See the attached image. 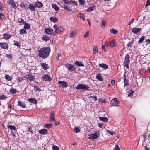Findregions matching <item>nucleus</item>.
I'll use <instances>...</instances> for the list:
<instances>
[{
	"label": "nucleus",
	"instance_id": "1",
	"mask_svg": "<svg viewBox=\"0 0 150 150\" xmlns=\"http://www.w3.org/2000/svg\"><path fill=\"white\" fill-rule=\"evenodd\" d=\"M50 52V49L49 47L42 48L38 52L39 55L40 57L45 58L49 56Z\"/></svg>",
	"mask_w": 150,
	"mask_h": 150
},
{
	"label": "nucleus",
	"instance_id": "2",
	"mask_svg": "<svg viewBox=\"0 0 150 150\" xmlns=\"http://www.w3.org/2000/svg\"><path fill=\"white\" fill-rule=\"evenodd\" d=\"M76 89H82L87 90H88L89 87L87 85L80 84L76 86Z\"/></svg>",
	"mask_w": 150,
	"mask_h": 150
},
{
	"label": "nucleus",
	"instance_id": "3",
	"mask_svg": "<svg viewBox=\"0 0 150 150\" xmlns=\"http://www.w3.org/2000/svg\"><path fill=\"white\" fill-rule=\"evenodd\" d=\"M129 55L128 54H127L125 55L124 59V64H125L126 67L128 69L129 68V64L130 63Z\"/></svg>",
	"mask_w": 150,
	"mask_h": 150
},
{
	"label": "nucleus",
	"instance_id": "4",
	"mask_svg": "<svg viewBox=\"0 0 150 150\" xmlns=\"http://www.w3.org/2000/svg\"><path fill=\"white\" fill-rule=\"evenodd\" d=\"M54 28L55 29V31L54 33V34L56 33L59 34L64 30L63 28L60 26L58 27L57 26L55 25H54Z\"/></svg>",
	"mask_w": 150,
	"mask_h": 150
},
{
	"label": "nucleus",
	"instance_id": "5",
	"mask_svg": "<svg viewBox=\"0 0 150 150\" xmlns=\"http://www.w3.org/2000/svg\"><path fill=\"white\" fill-rule=\"evenodd\" d=\"M98 132H97L93 134L92 133L89 135V138L90 139L94 140L97 139L98 138Z\"/></svg>",
	"mask_w": 150,
	"mask_h": 150
},
{
	"label": "nucleus",
	"instance_id": "6",
	"mask_svg": "<svg viewBox=\"0 0 150 150\" xmlns=\"http://www.w3.org/2000/svg\"><path fill=\"white\" fill-rule=\"evenodd\" d=\"M55 113L53 111H52L50 114V116L49 120L50 122H54L56 120L55 118Z\"/></svg>",
	"mask_w": 150,
	"mask_h": 150
},
{
	"label": "nucleus",
	"instance_id": "7",
	"mask_svg": "<svg viewBox=\"0 0 150 150\" xmlns=\"http://www.w3.org/2000/svg\"><path fill=\"white\" fill-rule=\"evenodd\" d=\"M25 77L28 80L30 81H33L35 79V77L31 74H27L25 75Z\"/></svg>",
	"mask_w": 150,
	"mask_h": 150
},
{
	"label": "nucleus",
	"instance_id": "8",
	"mask_svg": "<svg viewBox=\"0 0 150 150\" xmlns=\"http://www.w3.org/2000/svg\"><path fill=\"white\" fill-rule=\"evenodd\" d=\"M65 66L69 71H74L75 69L74 67L70 64H67Z\"/></svg>",
	"mask_w": 150,
	"mask_h": 150
},
{
	"label": "nucleus",
	"instance_id": "9",
	"mask_svg": "<svg viewBox=\"0 0 150 150\" xmlns=\"http://www.w3.org/2000/svg\"><path fill=\"white\" fill-rule=\"evenodd\" d=\"M45 33L50 35H51L53 32V30L50 28H45Z\"/></svg>",
	"mask_w": 150,
	"mask_h": 150
},
{
	"label": "nucleus",
	"instance_id": "10",
	"mask_svg": "<svg viewBox=\"0 0 150 150\" xmlns=\"http://www.w3.org/2000/svg\"><path fill=\"white\" fill-rule=\"evenodd\" d=\"M58 84L61 87L63 88L66 87L67 86V83L63 81H59L58 82Z\"/></svg>",
	"mask_w": 150,
	"mask_h": 150
},
{
	"label": "nucleus",
	"instance_id": "11",
	"mask_svg": "<svg viewBox=\"0 0 150 150\" xmlns=\"http://www.w3.org/2000/svg\"><path fill=\"white\" fill-rule=\"evenodd\" d=\"M141 29L139 28H134L132 30V32L134 34H136L139 32Z\"/></svg>",
	"mask_w": 150,
	"mask_h": 150
},
{
	"label": "nucleus",
	"instance_id": "12",
	"mask_svg": "<svg viewBox=\"0 0 150 150\" xmlns=\"http://www.w3.org/2000/svg\"><path fill=\"white\" fill-rule=\"evenodd\" d=\"M43 79L45 81H51V78L48 75L45 74L43 76Z\"/></svg>",
	"mask_w": 150,
	"mask_h": 150
},
{
	"label": "nucleus",
	"instance_id": "13",
	"mask_svg": "<svg viewBox=\"0 0 150 150\" xmlns=\"http://www.w3.org/2000/svg\"><path fill=\"white\" fill-rule=\"evenodd\" d=\"M119 103V102L117 101L116 98H115L112 100L111 103L112 106H115V105H115L118 104Z\"/></svg>",
	"mask_w": 150,
	"mask_h": 150
},
{
	"label": "nucleus",
	"instance_id": "14",
	"mask_svg": "<svg viewBox=\"0 0 150 150\" xmlns=\"http://www.w3.org/2000/svg\"><path fill=\"white\" fill-rule=\"evenodd\" d=\"M35 7L40 8L42 7L43 6V4L39 1L36 2L34 5Z\"/></svg>",
	"mask_w": 150,
	"mask_h": 150
},
{
	"label": "nucleus",
	"instance_id": "15",
	"mask_svg": "<svg viewBox=\"0 0 150 150\" xmlns=\"http://www.w3.org/2000/svg\"><path fill=\"white\" fill-rule=\"evenodd\" d=\"M39 133L41 134L45 135L47 133V131L46 129H43L40 130Z\"/></svg>",
	"mask_w": 150,
	"mask_h": 150
},
{
	"label": "nucleus",
	"instance_id": "16",
	"mask_svg": "<svg viewBox=\"0 0 150 150\" xmlns=\"http://www.w3.org/2000/svg\"><path fill=\"white\" fill-rule=\"evenodd\" d=\"M0 45V47L3 49H6L8 47V45L6 43H1Z\"/></svg>",
	"mask_w": 150,
	"mask_h": 150
},
{
	"label": "nucleus",
	"instance_id": "17",
	"mask_svg": "<svg viewBox=\"0 0 150 150\" xmlns=\"http://www.w3.org/2000/svg\"><path fill=\"white\" fill-rule=\"evenodd\" d=\"M28 101L30 102L36 104L38 103V101L37 100L33 98H31L28 100Z\"/></svg>",
	"mask_w": 150,
	"mask_h": 150
},
{
	"label": "nucleus",
	"instance_id": "18",
	"mask_svg": "<svg viewBox=\"0 0 150 150\" xmlns=\"http://www.w3.org/2000/svg\"><path fill=\"white\" fill-rule=\"evenodd\" d=\"M40 64L42 68L44 70H46L48 69V65L45 63H41Z\"/></svg>",
	"mask_w": 150,
	"mask_h": 150
},
{
	"label": "nucleus",
	"instance_id": "19",
	"mask_svg": "<svg viewBox=\"0 0 150 150\" xmlns=\"http://www.w3.org/2000/svg\"><path fill=\"white\" fill-rule=\"evenodd\" d=\"M77 30H74L70 33V37L71 38H73L77 34Z\"/></svg>",
	"mask_w": 150,
	"mask_h": 150
},
{
	"label": "nucleus",
	"instance_id": "20",
	"mask_svg": "<svg viewBox=\"0 0 150 150\" xmlns=\"http://www.w3.org/2000/svg\"><path fill=\"white\" fill-rule=\"evenodd\" d=\"M96 77L97 79L100 81H103V79L101 74L100 73H98L97 74Z\"/></svg>",
	"mask_w": 150,
	"mask_h": 150
},
{
	"label": "nucleus",
	"instance_id": "21",
	"mask_svg": "<svg viewBox=\"0 0 150 150\" xmlns=\"http://www.w3.org/2000/svg\"><path fill=\"white\" fill-rule=\"evenodd\" d=\"M76 65L78 66H84V64L82 63L80 61H76L74 63Z\"/></svg>",
	"mask_w": 150,
	"mask_h": 150
},
{
	"label": "nucleus",
	"instance_id": "22",
	"mask_svg": "<svg viewBox=\"0 0 150 150\" xmlns=\"http://www.w3.org/2000/svg\"><path fill=\"white\" fill-rule=\"evenodd\" d=\"M11 35L8 34L7 33L3 34V38L5 39H9L11 37Z\"/></svg>",
	"mask_w": 150,
	"mask_h": 150
},
{
	"label": "nucleus",
	"instance_id": "23",
	"mask_svg": "<svg viewBox=\"0 0 150 150\" xmlns=\"http://www.w3.org/2000/svg\"><path fill=\"white\" fill-rule=\"evenodd\" d=\"M42 38L43 40L45 42H47L50 40L49 38L46 35H43Z\"/></svg>",
	"mask_w": 150,
	"mask_h": 150
},
{
	"label": "nucleus",
	"instance_id": "24",
	"mask_svg": "<svg viewBox=\"0 0 150 150\" xmlns=\"http://www.w3.org/2000/svg\"><path fill=\"white\" fill-rule=\"evenodd\" d=\"M50 20L51 22L55 23L57 21L58 19L56 17H51L50 18Z\"/></svg>",
	"mask_w": 150,
	"mask_h": 150
},
{
	"label": "nucleus",
	"instance_id": "25",
	"mask_svg": "<svg viewBox=\"0 0 150 150\" xmlns=\"http://www.w3.org/2000/svg\"><path fill=\"white\" fill-rule=\"evenodd\" d=\"M5 79L8 81H11L12 79V76H10L6 74L5 75Z\"/></svg>",
	"mask_w": 150,
	"mask_h": 150
},
{
	"label": "nucleus",
	"instance_id": "26",
	"mask_svg": "<svg viewBox=\"0 0 150 150\" xmlns=\"http://www.w3.org/2000/svg\"><path fill=\"white\" fill-rule=\"evenodd\" d=\"M124 86H128L129 85L128 81L126 79L125 75H124Z\"/></svg>",
	"mask_w": 150,
	"mask_h": 150
},
{
	"label": "nucleus",
	"instance_id": "27",
	"mask_svg": "<svg viewBox=\"0 0 150 150\" xmlns=\"http://www.w3.org/2000/svg\"><path fill=\"white\" fill-rule=\"evenodd\" d=\"M99 65L103 68L107 69L108 68V65L104 63L100 64Z\"/></svg>",
	"mask_w": 150,
	"mask_h": 150
},
{
	"label": "nucleus",
	"instance_id": "28",
	"mask_svg": "<svg viewBox=\"0 0 150 150\" xmlns=\"http://www.w3.org/2000/svg\"><path fill=\"white\" fill-rule=\"evenodd\" d=\"M115 40L114 39L113 40L109 43V46L111 47H113L115 44Z\"/></svg>",
	"mask_w": 150,
	"mask_h": 150
},
{
	"label": "nucleus",
	"instance_id": "29",
	"mask_svg": "<svg viewBox=\"0 0 150 150\" xmlns=\"http://www.w3.org/2000/svg\"><path fill=\"white\" fill-rule=\"evenodd\" d=\"M29 9L32 11H35V8L33 4H30L28 6Z\"/></svg>",
	"mask_w": 150,
	"mask_h": 150
},
{
	"label": "nucleus",
	"instance_id": "30",
	"mask_svg": "<svg viewBox=\"0 0 150 150\" xmlns=\"http://www.w3.org/2000/svg\"><path fill=\"white\" fill-rule=\"evenodd\" d=\"M93 54H96L98 51V49L97 47L94 46L93 47Z\"/></svg>",
	"mask_w": 150,
	"mask_h": 150
},
{
	"label": "nucleus",
	"instance_id": "31",
	"mask_svg": "<svg viewBox=\"0 0 150 150\" xmlns=\"http://www.w3.org/2000/svg\"><path fill=\"white\" fill-rule=\"evenodd\" d=\"M18 105L22 107L23 108H25L26 107V106L25 104L23 103H22L21 101H19L18 102Z\"/></svg>",
	"mask_w": 150,
	"mask_h": 150
},
{
	"label": "nucleus",
	"instance_id": "32",
	"mask_svg": "<svg viewBox=\"0 0 150 150\" xmlns=\"http://www.w3.org/2000/svg\"><path fill=\"white\" fill-rule=\"evenodd\" d=\"M99 119L100 120L104 122H107L108 120V118L105 117H100Z\"/></svg>",
	"mask_w": 150,
	"mask_h": 150
},
{
	"label": "nucleus",
	"instance_id": "33",
	"mask_svg": "<svg viewBox=\"0 0 150 150\" xmlns=\"http://www.w3.org/2000/svg\"><path fill=\"white\" fill-rule=\"evenodd\" d=\"M53 124L50 123L48 124H45L44 126L43 127L44 128H50L52 126Z\"/></svg>",
	"mask_w": 150,
	"mask_h": 150
},
{
	"label": "nucleus",
	"instance_id": "34",
	"mask_svg": "<svg viewBox=\"0 0 150 150\" xmlns=\"http://www.w3.org/2000/svg\"><path fill=\"white\" fill-rule=\"evenodd\" d=\"M34 127H31L29 128H28V131H30L32 133H33L35 131V130H33V129H34Z\"/></svg>",
	"mask_w": 150,
	"mask_h": 150
},
{
	"label": "nucleus",
	"instance_id": "35",
	"mask_svg": "<svg viewBox=\"0 0 150 150\" xmlns=\"http://www.w3.org/2000/svg\"><path fill=\"white\" fill-rule=\"evenodd\" d=\"M52 7L55 10L57 11H58L59 10V8L56 4L52 5Z\"/></svg>",
	"mask_w": 150,
	"mask_h": 150
},
{
	"label": "nucleus",
	"instance_id": "36",
	"mask_svg": "<svg viewBox=\"0 0 150 150\" xmlns=\"http://www.w3.org/2000/svg\"><path fill=\"white\" fill-rule=\"evenodd\" d=\"M145 37L144 36H142L140 38L139 40L138 41V42L139 43H142L143 42L144 40Z\"/></svg>",
	"mask_w": 150,
	"mask_h": 150
},
{
	"label": "nucleus",
	"instance_id": "37",
	"mask_svg": "<svg viewBox=\"0 0 150 150\" xmlns=\"http://www.w3.org/2000/svg\"><path fill=\"white\" fill-rule=\"evenodd\" d=\"M26 31L25 29H23L20 30V33L21 34H26Z\"/></svg>",
	"mask_w": 150,
	"mask_h": 150
},
{
	"label": "nucleus",
	"instance_id": "38",
	"mask_svg": "<svg viewBox=\"0 0 150 150\" xmlns=\"http://www.w3.org/2000/svg\"><path fill=\"white\" fill-rule=\"evenodd\" d=\"M94 8V6L93 5L92 6H90L89 8L87 10V11L88 12H89L92 11L93 10Z\"/></svg>",
	"mask_w": 150,
	"mask_h": 150
},
{
	"label": "nucleus",
	"instance_id": "39",
	"mask_svg": "<svg viewBox=\"0 0 150 150\" xmlns=\"http://www.w3.org/2000/svg\"><path fill=\"white\" fill-rule=\"evenodd\" d=\"M24 23L25 25L24 28L25 29H28L30 28V26L29 24L25 23Z\"/></svg>",
	"mask_w": 150,
	"mask_h": 150
},
{
	"label": "nucleus",
	"instance_id": "40",
	"mask_svg": "<svg viewBox=\"0 0 150 150\" xmlns=\"http://www.w3.org/2000/svg\"><path fill=\"white\" fill-rule=\"evenodd\" d=\"M8 128V129H10L11 130H15V129H16V127L14 126H12V125H8L7 127Z\"/></svg>",
	"mask_w": 150,
	"mask_h": 150
},
{
	"label": "nucleus",
	"instance_id": "41",
	"mask_svg": "<svg viewBox=\"0 0 150 150\" xmlns=\"http://www.w3.org/2000/svg\"><path fill=\"white\" fill-rule=\"evenodd\" d=\"M20 6L21 7L24 8L27 6V5L24 4L23 2H21L20 4Z\"/></svg>",
	"mask_w": 150,
	"mask_h": 150
},
{
	"label": "nucleus",
	"instance_id": "42",
	"mask_svg": "<svg viewBox=\"0 0 150 150\" xmlns=\"http://www.w3.org/2000/svg\"><path fill=\"white\" fill-rule=\"evenodd\" d=\"M110 32L111 33H112L114 34H116L118 32L117 30L114 28H112V29H111L110 30Z\"/></svg>",
	"mask_w": 150,
	"mask_h": 150
},
{
	"label": "nucleus",
	"instance_id": "43",
	"mask_svg": "<svg viewBox=\"0 0 150 150\" xmlns=\"http://www.w3.org/2000/svg\"><path fill=\"white\" fill-rule=\"evenodd\" d=\"M10 93L12 94H14L16 93L17 91L13 88H11L10 89Z\"/></svg>",
	"mask_w": 150,
	"mask_h": 150
},
{
	"label": "nucleus",
	"instance_id": "44",
	"mask_svg": "<svg viewBox=\"0 0 150 150\" xmlns=\"http://www.w3.org/2000/svg\"><path fill=\"white\" fill-rule=\"evenodd\" d=\"M105 25L106 22L104 20H103L102 21L101 28L103 29L104 28H105Z\"/></svg>",
	"mask_w": 150,
	"mask_h": 150
},
{
	"label": "nucleus",
	"instance_id": "45",
	"mask_svg": "<svg viewBox=\"0 0 150 150\" xmlns=\"http://www.w3.org/2000/svg\"><path fill=\"white\" fill-rule=\"evenodd\" d=\"M80 127H75L74 130H75V132L76 133H78L80 132Z\"/></svg>",
	"mask_w": 150,
	"mask_h": 150
},
{
	"label": "nucleus",
	"instance_id": "46",
	"mask_svg": "<svg viewBox=\"0 0 150 150\" xmlns=\"http://www.w3.org/2000/svg\"><path fill=\"white\" fill-rule=\"evenodd\" d=\"M18 21L21 23L24 24L25 23L24 20L21 18H18Z\"/></svg>",
	"mask_w": 150,
	"mask_h": 150
},
{
	"label": "nucleus",
	"instance_id": "47",
	"mask_svg": "<svg viewBox=\"0 0 150 150\" xmlns=\"http://www.w3.org/2000/svg\"><path fill=\"white\" fill-rule=\"evenodd\" d=\"M14 45L16 46H17L18 48H20V45L18 42L15 40L14 41Z\"/></svg>",
	"mask_w": 150,
	"mask_h": 150
},
{
	"label": "nucleus",
	"instance_id": "48",
	"mask_svg": "<svg viewBox=\"0 0 150 150\" xmlns=\"http://www.w3.org/2000/svg\"><path fill=\"white\" fill-rule=\"evenodd\" d=\"M6 99L7 97L5 95H2L0 96V99L3 100Z\"/></svg>",
	"mask_w": 150,
	"mask_h": 150
},
{
	"label": "nucleus",
	"instance_id": "49",
	"mask_svg": "<svg viewBox=\"0 0 150 150\" xmlns=\"http://www.w3.org/2000/svg\"><path fill=\"white\" fill-rule=\"evenodd\" d=\"M64 3L68 4L70 3H71V1L70 0H63Z\"/></svg>",
	"mask_w": 150,
	"mask_h": 150
},
{
	"label": "nucleus",
	"instance_id": "50",
	"mask_svg": "<svg viewBox=\"0 0 150 150\" xmlns=\"http://www.w3.org/2000/svg\"><path fill=\"white\" fill-rule=\"evenodd\" d=\"M52 149L53 150H59V147L54 145L52 146Z\"/></svg>",
	"mask_w": 150,
	"mask_h": 150
},
{
	"label": "nucleus",
	"instance_id": "51",
	"mask_svg": "<svg viewBox=\"0 0 150 150\" xmlns=\"http://www.w3.org/2000/svg\"><path fill=\"white\" fill-rule=\"evenodd\" d=\"M85 2L84 0H79V3L81 5H83L85 4Z\"/></svg>",
	"mask_w": 150,
	"mask_h": 150
},
{
	"label": "nucleus",
	"instance_id": "52",
	"mask_svg": "<svg viewBox=\"0 0 150 150\" xmlns=\"http://www.w3.org/2000/svg\"><path fill=\"white\" fill-rule=\"evenodd\" d=\"M64 9L66 10L67 11H70L71 10L70 7H68L67 6L64 5Z\"/></svg>",
	"mask_w": 150,
	"mask_h": 150
},
{
	"label": "nucleus",
	"instance_id": "53",
	"mask_svg": "<svg viewBox=\"0 0 150 150\" xmlns=\"http://www.w3.org/2000/svg\"><path fill=\"white\" fill-rule=\"evenodd\" d=\"M107 132L108 133V134H110L111 135H113L114 134H115V132L114 131H110V130H107Z\"/></svg>",
	"mask_w": 150,
	"mask_h": 150
},
{
	"label": "nucleus",
	"instance_id": "54",
	"mask_svg": "<svg viewBox=\"0 0 150 150\" xmlns=\"http://www.w3.org/2000/svg\"><path fill=\"white\" fill-rule=\"evenodd\" d=\"M89 31H87V32H86L84 36V38H86L87 37H88L89 36Z\"/></svg>",
	"mask_w": 150,
	"mask_h": 150
},
{
	"label": "nucleus",
	"instance_id": "55",
	"mask_svg": "<svg viewBox=\"0 0 150 150\" xmlns=\"http://www.w3.org/2000/svg\"><path fill=\"white\" fill-rule=\"evenodd\" d=\"M34 90L36 91H40V89L38 88V87H37L36 86H34Z\"/></svg>",
	"mask_w": 150,
	"mask_h": 150
},
{
	"label": "nucleus",
	"instance_id": "56",
	"mask_svg": "<svg viewBox=\"0 0 150 150\" xmlns=\"http://www.w3.org/2000/svg\"><path fill=\"white\" fill-rule=\"evenodd\" d=\"M11 7H13L14 9H16L17 7L16 6L15 2L11 4Z\"/></svg>",
	"mask_w": 150,
	"mask_h": 150
},
{
	"label": "nucleus",
	"instance_id": "57",
	"mask_svg": "<svg viewBox=\"0 0 150 150\" xmlns=\"http://www.w3.org/2000/svg\"><path fill=\"white\" fill-rule=\"evenodd\" d=\"M84 16V15L83 14L79 13L78 14V16L80 18H83V17Z\"/></svg>",
	"mask_w": 150,
	"mask_h": 150
},
{
	"label": "nucleus",
	"instance_id": "58",
	"mask_svg": "<svg viewBox=\"0 0 150 150\" xmlns=\"http://www.w3.org/2000/svg\"><path fill=\"white\" fill-rule=\"evenodd\" d=\"M134 93V91L132 90V89H131L130 91V92L128 94V96H130L132 95L133 93Z\"/></svg>",
	"mask_w": 150,
	"mask_h": 150
},
{
	"label": "nucleus",
	"instance_id": "59",
	"mask_svg": "<svg viewBox=\"0 0 150 150\" xmlns=\"http://www.w3.org/2000/svg\"><path fill=\"white\" fill-rule=\"evenodd\" d=\"M150 5V0H147L145 5V7H146Z\"/></svg>",
	"mask_w": 150,
	"mask_h": 150
},
{
	"label": "nucleus",
	"instance_id": "60",
	"mask_svg": "<svg viewBox=\"0 0 150 150\" xmlns=\"http://www.w3.org/2000/svg\"><path fill=\"white\" fill-rule=\"evenodd\" d=\"M99 102H101L102 103H105V100L104 99L99 98L98 99Z\"/></svg>",
	"mask_w": 150,
	"mask_h": 150
},
{
	"label": "nucleus",
	"instance_id": "61",
	"mask_svg": "<svg viewBox=\"0 0 150 150\" xmlns=\"http://www.w3.org/2000/svg\"><path fill=\"white\" fill-rule=\"evenodd\" d=\"M133 43V41L129 42L127 45L128 47H131L132 44Z\"/></svg>",
	"mask_w": 150,
	"mask_h": 150
},
{
	"label": "nucleus",
	"instance_id": "62",
	"mask_svg": "<svg viewBox=\"0 0 150 150\" xmlns=\"http://www.w3.org/2000/svg\"><path fill=\"white\" fill-rule=\"evenodd\" d=\"M105 47L106 46H105V45H103L102 46V49L104 51V52H105L106 51V50L105 48Z\"/></svg>",
	"mask_w": 150,
	"mask_h": 150
},
{
	"label": "nucleus",
	"instance_id": "63",
	"mask_svg": "<svg viewBox=\"0 0 150 150\" xmlns=\"http://www.w3.org/2000/svg\"><path fill=\"white\" fill-rule=\"evenodd\" d=\"M6 57L9 59L12 58V57L11 54H6Z\"/></svg>",
	"mask_w": 150,
	"mask_h": 150
},
{
	"label": "nucleus",
	"instance_id": "64",
	"mask_svg": "<svg viewBox=\"0 0 150 150\" xmlns=\"http://www.w3.org/2000/svg\"><path fill=\"white\" fill-rule=\"evenodd\" d=\"M114 150H120L118 145H116L115 146V147L114 149Z\"/></svg>",
	"mask_w": 150,
	"mask_h": 150
}]
</instances>
